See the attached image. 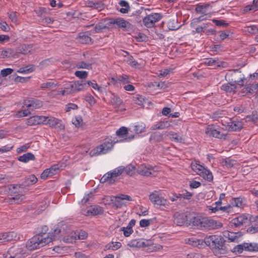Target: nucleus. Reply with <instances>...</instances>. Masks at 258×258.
<instances>
[{
	"label": "nucleus",
	"mask_w": 258,
	"mask_h": 258,
	"mask_svg": "<svg viewBox=\"0 0 258 258\" xmlns=\"http://www.w3.org/2000/svg\"><path fill=\"white\" fill-rule=\"evenodd\" d=\"M61 232L59 229H55L54 230V234L49 233L46 235L44 233L36 234L30 238L25 245L26 250H34L40 248L52 241L59 238V234Z\"/></svg>",
	"instance_id": "nucleus-1"
},
{
	"label": "nucleus",
	"mask_w": 258,
	"mask_h": 258,
	"mask_svg": "<svg viewBox=\"0 0 258 258\" xmlns=\"http://www.w3.org/2000/svg\"><path fill=\"white\" fill-rule=\"evenodd\" d=\"M123 166H119L107 172L102 177L100 182L101 183L107 182L109 184L114 183L115 182L116 178L123 173Z\"/></svg>",
	"instance_id": "nucleus-2"
},
{
	"label": "nucleus",
	"mask_w": 258,
	"mask_h": 258,
	"mask_svg": "<svg viewBox=\"0 0 258 258\" xmlns=\"http://www.w3.org/2000/svg\"><path fill=\"white\" fill-rule=\"evenodd\" d=\"M6 256H9V258H25L28 252L24 245H20L10 248Z\"/></svg>",
	"instance_id": "nucleus-3"
},
{
	"label": "nucleus",
	"mask_w": 258,
	"mask_h": 258,
	"mask_svg": "<svg viewBox=\"0 0 258 258\" xmlns=\"http://www.w3.org/2000/svg\"><path fill=\"white\" fill-rule=\"evenodd\" d=\"M115 143V142L113 143L112 141H106L96 148L92 150L90 152V154L91 156L105 154L111 150Z\"/></svg>",
	"instance_id": "nucleus-4"
},
{
	"label": "nucleus",
	"mask_w": 258,
	"mask_h": 258,
	"mask_svg": "<svg viewBox=\"0 0 258 258\" xmlns=\"http://www.w3.org/2000/svg\"><path fill=\"white\" fill-rule=\"evenodd\" d=\"M227 77L231 82L238 83L241 86H243L244 81L245 80L244 75L238 69L230 70L226 75V78Z\"/></svg>",
	"instance_id": "nucleus-5"
},
{
	"label": "nucleus",
	"mask_w": 258,
	"mask_h": 258,
	"mask_svg": "<svg viewBox=\"0 0 258 258\" xmlns=\"http://www.w3.org/2000/svg\"><path fill=\"white\" fill-rule=\"evenodd\" d=\"M214 241L212 244V247L216 251L219 252L220 253L224 254L227 251L226 246L225 244V240L221 236L215 235L213 237Z\"/></svg>",
	"instance_id": "nucleus-6"
},
{
	"label": "nucleus",
	"mask_w": 258,
	"mask_h": 258,
	"mask_svg": "<svg viewBox=\"0 0 258 258\" xmlns=\"http://www.w3.org/2000/svg\"><path fill=\"white\" fill-rule=\"evenodd\" d=\"M201 229H216L221 227L222 224L221 222L214 220L211 219H209L206 217H203L201 223Z\"/></svg>",
	"instance_id": "nucleus-7"
},
{
	"label": "nucleus",
	"mask_w": 258,
	"mask_h": 258,
	"mask_svg": "<svg viewBox=\"0 0 258 258\" xmlns=\"http://www.w3.org/2000/svg\"><path fill=\"white\" fill-rule=\"evenodd\" d=\"M162 18L161 14L153 13L150 14L143 19V23L148 28L153 27L156 22L160 21Z\"/></svg>",
	"instance_id": "nucleus-8"
},
{
	"label": "nucleus",
	"mask_w": 258,
	"mask_h": 258,
	"mask_svg": "<svg viewBox=\"0 0 258 258\" xmlns=\"http://www.w3.org/2000/svg\"><path fill=\"white\" fill-rule=\"evenodd\" d=\"M149 199L155 205L166 206L169 203L167 200L159 196L158 191H154L149 195Z\"/></svg>",
	"instance_id": "nucleus-9"
},
{
	"label": "nucleus",
	"mask_w": 258,
	"mask_h": 258,
	"mask_svg": "<svg viewBox=\"0 0 258 258\" xmlns=\"http://www.w3.org/2000/svg\"><path fill=\"white\" fill-rule=\"evenodd\" d=\"M189 215H186L185 213L176 212L174 215V223L178 226H182L184 225H188Z\"/></svg>",
	"instance_id": "nucleus-10"
},
{
	"label": "nucleus",
	"mask_w": 258,
	"mask_h": 258,
	"mask_svg": "<svg viewBox=\"0 0 258 258\" xmlns=\"http://www.w3.org/2000/svg\"><path fill=\"white\" fill-rule=\"evenodd\" d=\"M23 104L29 110L38 109L42 106V103L41 101L34 98H29L24 100Z\"/></svg>",
	"instance_id": "nucleus-11"
},
{
	"label": "nucleus",
	"mask_w": 258,
	"mask_h": 258,
	"mask_svg": "<svg viewBox=\"0 0 258 258\" xmlns=\"http://www.w3.org/2000/svg\"><path fill=\"white\" fill-rule=\"evenodd\" d=\"M250 221V219L248 215H241L233 219L231 221V223L235 227H240L248 224Z\"/></svg>",
	"instance_id": "nucleus-12"
},
{
	"label": "nucleus",
	"mask_w": 258,
	"mask_h": 258,
	"mask_svg": "<svg viewBox=\"0 0 258 258\" xmlns=\"http://www.w3.org/2000/svg\"><path fill=\"white\" fill-rule=\"evenodd\" d=\"M153 245V242L151 240H147L144 239H135L132 240L128 243V245L130 247H144L151 246Z\"/></svg>",
	"instance_id": "nucleus-13"
},
{
	"label": "nucleus",
	"mask_w": 258,
	"mask_h": 258,
	"mask_svg": "<svg viewBox=\"0 0 258 258\" xmlns=\"http://www.w3.org/2000/svg\"><path fill=\"white\" fill-rule=\"evenodd\" d=\"M45 124L51 127L58 128L59 130L64 128V126L61 123V120L53 117H46Z\"/></svg>",
	"instance_id": "nucleus-14"
},
{
	"label": "nucleus",
	"mask_w": 258,
	"mask_h": 258,
	"mask_svg": "<svg viewBox=\"0 0 258 258\" xmlns=\"http://www.w3.org/2000/svg\"><path fill=\"white\" fill-rule=\"evenodd\" d=\"M224 236L230 241L238 242L239 238L242 237V233L240 231L237 232L226 231L224 233Z\"/></svg>",
	"instance_id": "nucleus-15"
},
{
	"label": "nucleus",
	"mask_w": 258,
	"mask_h": 258,
	"mask_svg": "<svg viewBox=\"0 0 258 258\" xmlns=\"http://www.w3.org/2000/svg\"><path fill=\"white\" fill-rule=\"evenodd\" d=\"M243 127V123L237 120L231 119L230 124L228 125V131L237 132L239 131Z\"/></svg>",
	"instance_id": "nucleus-16"
},
{
	"label": "nucleus",
	"mask_w": 258,
	"mask_h": 258,
	"mask_svg": "<svg viewBox=\"0 0 258 258\" xmlns=\"http://www.w3.org/2000/svg\"><path fill=\"white\" fill-rule=\"evenodd\" d=\"M87 87L86 82L83 80L75 81L72 84V88H74L75 92L85 90L87 89Z\"/></svg>",
	"instance_id": "nucleus-17"
},
{
	"label": "nucleus",
	"mask_w": 258,
	"mask_h": 258,
	"mask_svg": "<svg viewBox=\"0 0 258 258\" xmlns=\"http://www.w3.org/2000/svg\"><path fill=\"white\" fill-rule=\"evenodd\" d=\"M136 224V220L132 219L130 221L126 227H121L120 231L123 232V234L125 237L129 236L133 232L132 228Z\"/></svg>",
	"instance_id": "nucleus-18"
},
{
	"label": "nucleus",
	"mask_w": 258,
	"mask_h": 258,
	"mask_svg": "<svg viewBox=\"0 0 258 258\" xmlns=\"http://www.w3.org/2000/svg\"><path fill=\"white\" fill-rule=\"evenodd\" d=\"M202 218L199 216L189 215L188 222H190V223L188 224V225L192 224V226H195L197 228L200 229Z\"/></svg>",
	"instance_id": "nucleus-19"
},
{
	"label": "nucleus",
	"mask_w": 258,
	"mask_h": 258,
	"mask_svg": "<svg viewBox=\"0 0 258 258\" xmlns=\"http://www.w3.org/2000/svg\"><path fill=\"white\" fill-rule=\"evenodd\" d=\"M116 25L119 28H123L124 30H128L132 27V25L129 22L121 18H117Z\"/></svg>",
	"instance_id": "nucleus-20"
},
{
	"label": "nucleus",
	"mask_w": 258,
	"mask_h": 258,
	"mask_svg": "<svg viewBox=\"0 0 258 258\" xmlns=\"http://www.w3.org/2000/svg\"><path fill=\"white\" fill-rule=\"evenodd\" d=\"M110 102L113 107L117 109H118L119 107L123 103L120 98L114 94H112L111 95L110 97Z\"/></svg>",
	"instance_id": "nucleus-21"
},
{
	"label": "nucleus",
	"mask_w": 258,
	"mask_h": 258,
	"mask_svg": "<svg viewBox=\"0 0 258 258\" xmlns=\"http://www.w3.org/2000/svg\"><path fill=\"white\" fill-rule=\"evenodd\" d=\"M202 170V171L199 172V175L208 181H212L213 179V176L212 172L207 168L205 167Z\"/></svg>",
	"instance_id": "nucleus-22"
},
{
	"label": "nucleus",
	"mask_w": 258,
	"mask_h": 258,
	"mask_svg": "<svg viewBox=\"0 0 258 258\" xmlns=\"http://www.w3.org/2000/svg\"><path fill=\"white\" fill-rule=\"evenodd\" d=\"M79 40L83 44H89L92 42V39L87 32L80 33L79 36Z\"/></svg>",
	"instance_id": "nucleus-23"
},
{
	"label": "nucleus",
	"mask_w": 258,
	"mask_h": 258,
	"mask_svg": "<svg viewBox=\"0 0 258 258\" xmlns=\"http://www.w3.org/2000/svg\"><path fill=\"white\" fill-rule=\"evenodd\" d=\"M37 181V178L33 175H30L26 176L24 179L23 183L21 184L22 186H29L35 184Z\"/></svg>",
	"instance_id": "nucleus-24"
},
{
	"label": "nucleus",
	"mask_w": 258,
	"mask_h": 258,
	"mask_svg": "<svg viewBox=\"0 0 258 258\" xmlns=\"http://www.w3.org/2000/svg\"><path fill=\"white\" fill-rule=\"evenodd\" d=\"M33 50V45H26L23 44L21 45L18 49V52L20 53H22L23 54H28L31 52Z\"/></svg>",
	"instance_id": "nucleus-25"
},
{
	"label": "nucleus",
	"mask_w": 258,
	"mask_h": 258,
	"mask_svg": "<svg viewBox=\"0 0 258 258\" xmlns=\"http://www.w3.org/2000/svg\"><path fill=\"white\" fill-rule=\"evenodd\" d=\"M35 156L31 153H27L18 157V160L24 163H27L30 160H34Z\"/></svg>",
	"instance_id": "nucleus-26"
},
{
	"label": "nucleus",
	"mask_w": 258,
	"mask_h": 258,
	"mask_svg": "<svg viewBox=\"0 0 258 258\" xmlns=\"http://www.w3.org/2000/svg\"><path fill=\"white\" fill-rule=\"evenodd\" d=\"M88 7L100 11L104 8V5L101 2L89 1L88 3Z\"/></svg>",
	"instance_id": "nucleus-27"
},
{
	"label": "nucleus",
	"mask_w": 258,
	"mask_h": 258,
	"mask_svg": "<svg viewBox=\"0 0 258 258\" xmlns=\"http://www.w3.org/2000/svg\"><path fill=\"white\" fill-rule=\"evenodd\" d=\"M103 208L99 206H94L88 210L87 213L88 214L90 213L91 215L95 216L103 214Z\"/></svg>",
	"instance_id": "nucleus-28"
},
{
	"label": "nucleus",
	"mask_w": 258,
	"mask_h": 258,
	"mask_svg": "<svg viewBox=\"0 0 258 258\" xmlns=\"http://www.w3.org/2000/svg\"><path fill=\"white\" fill-rule=\"evenodd\" d=\"M204 63L209 66L214 67H219L220 62L218 59L215 58H207L204 59Z\"/></svg>",
	"instance_id": "nucleus-29"
},
{
	"label": "nucleus",
	"mask_w": 258,
	"mask_h": 258,
	"mask_svg": "<svg viewBox=\"0 0 258 258\" xmlns=\"http://www.w3.org/2000/svg\"><path fill=\"white\" fill-rule=\"evenodd\" d=\"M4 239L5 242L15 240L17 238V235L14 232H9L2 234Z\"/></svg>",
	"instance_id": "nucleus-30"
},
{
	"label": "nucleus",
	"mask_w": 258,
	"mask_h": 258,
	"mask_svg": "<svg viewBox=\"0 0 258 258\" xmlns=\"http://www.w3.org/2000/svg\"><path fill=\"white\" fill-rule=\"evenodd\" d=\"M163 134L159 132H155L151 134L150 138V141L151 143L159 142L163 140Z\"/></svg>",
	"instance_id": "nucleus-31"
},
{
	"label": "nucleus",
	"mask_w": 258,
	"mask_h": 258,
	"mask_svg": "<svg viewBox=\"0 0 258 258\" xmlns=\"http://www.w3.org/2000/svg\"><path fill=\"white\" fill-rule=\"evenodd\" d=\"M236 88V85L234 84L227 83L222 85L221 89L227 92H233Z\"/></svg>",
	"instance_id": "nucleus-32"
},
{
	"label": "nucleus",
	"mask_w": 258,
	"mask_h": 258,
	"mask_svg": "<svg viewBox=\"0 0 258 258\" xmlns=\"http://www.w3.org/2000/svg\"><path fill=\"white\" fill-rule=\"evenodd\" d=\"M145 128V124L143 122H139L134 126L133 131L136 134H139L144 132Z\"/></svg>",
	"instance_id": "nucleus-33"
},
{
	"label": "nucleus",
	"mask_w": 258,
	"mask_h": 258,
	"mask_svg": "<svg viewBox=\"0 0 258 258\" xmlns=\"http://www.w3.org/2000/svg\"><path fill=\"white\" fill-rule=\"evenodd\" d=\"M168 136H169L170 140L172 141L177 143H181L183 141L182 137L179 136L176 133L170 132L168 134Z\"/></svg>",
	"instance_id": "nucleus-34"
},
{
	"label": "nucleus",
	"mask_w": 258,
	"mask_h": 258,
	"mask_svg": "<svg viewBox=\"0 0 258 258\" xmlns=\"http://www.w3.org/2000/svg\"><path fill=\"white\" fill-rule=\"evenodd\" d=\"M189 243L194 246L199 247L200 248L204 246L203 239L192 237L189 239Z\"/></svg>",
	"instance_id": "nucleus-35"
},
{
	"label": "nucleus",
	"mask_w": 258,
	"mask_h": 258,
	"mask_svg": "<svg viewBox=\"0 0 258 258\" xmlns=\"http://www.w3.org/2000/svg\"><path fill=\"white\" fill-rule=\"evenodd\" d=\"M245 250L251 252L258 251V244L256 243H245Z\"/></svg>",
	"instance_id": "nucleus-36"
},
{
	"label": "nucleus",
	"mask_w": 258,
	"mask_h": 258,
	"mask_svg": "<svg viewBox=\"0 0 258 258\" xmlns=\"http://www.w3.org/2000/svg\"><path fill=\"white\" fill-rule=\"evenodd\" d=\"M168 28L170 30H176L180 28V26L178 24L177 20H170L167 23Z\"/></svg>",
	"instance_id": "nucleus-37"
},
{
	"label": "nucleus",
	"mask_w": 258,
	"mask_h": 258,
	"mask_svg": "<svg viewBox=\"0 0 258 258\" xmlns=\"http://www.w3.org/2000/svg\"><path fill=\"white\" fill-rule=\"evenodd\" d=\"M209 7V5L206 4L203 5H198L196 6L195 11L199 14L206 15L207 13V9Z\"/></svg>",
	"instance_id": "nucleus-38"
},
{
	"label": "nucleus",
	"mask_w": 258,
	"mask_h": 258,
	"mask_svg": "<svg viewBox=\"0 0 258 258\" xmlns=\"http://www.w3.org/2000/svg\"><path fill=\"white\" fill-rule=\"evenodd\" d=\"M119 4L120 5V6L122 7L119 10V11L121 13L125 14L128 12V10L130 9V6L127 2H126L125 1L122 0L119 2Z\"/></svg>",
	"instance_id": "nucleus-39"
},
{
	"label": "nucleus",
	"mask_w": 258,
	"mask_h": 258,
	"mask_svg": "<svg viewBox=\"0 0 258 258\" xmlns=\"http://www.w3.org/2000/svg\"><path fill=\"white\" fill-rule=\"evenodd\" d=\"M123 172H125L127 175L132 176L136 172V167L132 165H129L126 167H124Z\"/></svg>",
	"instance_id": "nucleus-40"
},
{
	"label": "nucleus",
	"mask_w": 258,
	"mask_h": 258,
	"mask_svg": "<svg viewBox=\"0 0 258 258\" xmlns=\"http://www.w3.org/2000/svg\"><path fill=\"white\" fill-rule=\"evenodd\" d=\"M121 244L119 242H112L106 245V247L108 249L115 250L119 248Z\"/></svg>",
	"instance_id": "nucleus-41"
},
{
	"label": "nucleus",
	"mask_w": 258,
	"mask_h": 258,
	"mask_svg": "<svg viewBox=\"0 0 258 258\" xmlns=\"http://www.w3.org/2000/svg\"><path fill=\"white\" fill-rule=\"evenodd\" d=\"M217 130L213 125H208L206 130V134L210 137H215Z\"/></svg>",
	"instance_id": "nucleus-42"
},
{
	"label": "nucleus",
	"mask_w": 258,
	"mask_h": 258,
	"mask_svg": "<svg viewBox=\"0 0 258 258\" xmlns=\"http://www.w3.org/2000/svg\"><path fill=\"white\" fill-rule=\"evenodd\" d=\"M58 92L59 94H60L63 96L75 93L74 88H72V84L66 87L64 90L60 91Z\"/></svg>",
	"instance_id": "nucleus-43"
},
{
	"label": "nucleus",
	"mask_w": 258,
	"mask_h": 258,
	"mask_svg": "<svg viewBox=\"0 0 258 258\" xmlns=\"http://www.w3.org/2000/svg\"><path fill=\"white\" fill-rule=\"evenodd\" d=\"M230 205L231 208L233 207H240L242 205V202L240 198H235L231 200Z\"/></svg>",
	"instance_id": "nucleus-44"
},
{
	"label": "nucleus",
	"mask_w": 258,
	"mask_h": 258,
	"mask_svg": "<svg viewBox=\"0 0 258 258\" xmlns=\"http://www.w3.org/2000/svg\"><path fill=\"white\" fill-rule=\"evenodd\" d=\"M91 65L92 64L91 63H87L84 61H80L78 62L76 64V67L78 69H86L89 70L91 69Z\"/></svg>",
	"instance_id": "nucleus-45"
},
{
	"label": "nucleus",
	"mask_w": 258,
	"mask_h": 258,
	"mask_svg": "<svg viewBox=\"0 0 258 258\" xmlns=\"http://www.w3.org/2000/svg\"><path fill=\"white\" fill-rule=\"evenodd\" d=\"M128 134V129L127 127L122 126L119 128L116 132V134L117 136L120 137H123L124 136Z\"/></svg>",
	"instance_id": "nucleus-46"
},
{
	"label": "nucleus",
	"mask_w": 258,
	"mask_h": 258,
	"mask_svg": "<svg viewBox=\"0 0 258 258\" xmlns=\"http://www.w3.org/2000/svg\"><path fill=\"white\" fill-rule=\"evenodd\" d=\"M225 115V113L222 111H217L214 112L211 117L213 119L215 120H219L220 118L222 119L223 118L224 116Z\"/></svg>",
	"instance_id": "nucleus-47"
},
{
	"label": "nucleus",
	"mask_w": 258,
	"mask_h": 258,
	"mask_svg": "<svg viewBox=\"0 0 258 258\" xmlns=\"http://www.w3.org/2000/svg\"><path fill=\"white\" fill-rule=\"evenodd\" d=\"M215 237V235H210L209 236H207L203 239V242L205 246H209L212 247V244L214 241V238L213 237Z\"/></svg>",
	"instance_id": "nucleus-48"
},
{
	"label": "nucleus",
	"mask_w": 258,
	"mask_h": 258,
	"mask_svg": "<svg viewBox=\"0 0 258 258\" xmlns=\"http://www.w3.org/2000/svg\"><path fill=\"white\" fill-rule=\"evenodd\" d=\"M138 172L139 174L144 175V176H149L151 174V172L150 169L147 168L146 167H142L138 170Z\"/></svg>",
	"instance_id": "nucleus-49"
},
{
	"label": "nucleus",
	"mask_w": 258,
	"mask_h": 258,
	"mask_svg": "<svg viewBox=\"0 0 258 258\" xmlns=\"http://www.w3.org/2000/svg\"><path fill=\"white\" fill-rule=\"evenodd\" d=\"M134 101L136 104L139 105H142L145 102V99L144 97L142 95H136L134 97Z\"/></svg>",
	"instance_id": "nucleus-50"
},
{
	"label": "nucleus",
	"mask_w": 258,
	"mask_h": 258,
	"mask_svg": "<svg viewBox=\"0 0 258 258\" xmlns=\"http://www.w3.org/2000/svg\"><path fill=\"white\" fill-rule=\"evenodd\" d=\"M75 75L80 79H86L88 77V72L86 71H77L75 72Z\"/></svg>",
	"instance_id": "nucleus-51"
},
{
	"label": "nucleus",
	"mask_w": 258,
	"mask_h": 258,
	"mask_svg": "<svg viewBox=\"0 0 258 258\" xmlns=\"http://www.w3.org/2000/svg\"><path fill=\"white\" fill-rule=\"evenodd\" d=\"M206 18H205L204 16H201L198 18H194L192 19L190 25L191 27H194L195 25H196L198 23L206 20Z\"/></svg>",
	"instance_id": "nucleus-52"
},
{
	"label": "nucleus",
	"mask_w": 258,
	"mask_h": 258,
	"mask_svg": "<svg viewBox=\"0 0 258 258\" xmlns=\"http://www.w3.org/2000/svg\"><path fill=\"white\" fill-rule=\"evenodd\" d=\"M118 82H120L123 84H127L130 83V79L129 77L126 75L119 76L118 78Z\"/></svg>",
	"instance_id": "nucleus-53"
},
{
	"label": "nucleus",
	"mask_w": 258,
	"mask_h": 258,
	"mask_svg": "<svg viewBox=\"0 0 258 258\" xmlns=\"http://www.w3.org/2000/svg\"><path fill=\"white\" fill-rule=\"evenodd\" d=\"M87 85V87L89 86L92 87L94 89L98 90V91H101V87H100L97 83L95 82H92L91 81H88L86 82Z\"/></svg>",
	"instance_id": "nucleus-54"
},
{
	"label": "nucleus",
	"mask_w": 258,
	"mask_h": 258,
	"mask_svg": "<svg viewBox=\"0 0 258 258\" xmlns=\"http://www.w3.org/2000/svg\"><path fill=\"white\" fill-rule=\"evenodd\" d=\"M8 15L9 19L12 22L14 23H16L17 22L18 18L16 12H11L10 13H8Z\"/></svg>",
	"instance_id": "nucleus-55"
},
{
	"label": "nucleus",
	"mask_w": 258,
	"mask_h": 258,
	"mask_svg": "<svg viewBox=\"0 0 258 258\" xmlns=\"http://www.w3.org/2000/svg\"><path fill=\"white\" fill-rule=\"evenodd\" d=\"M53 176V173L50 171L48 169H46L43 171L40 175V177L42 179H45L49 176Z\"/></svg>",
	"instance_id": "nucleus-56"
},
{
	"label": "nucleus",
	"mask_w": 258,
	"mask_h": 258,
	"mask_svg": "<svg viewBox=\"0 0 258 258\" xmlns=\"http://www.w3.org/2000/svg\"><path fill=\"white\" fill-rule=\"evenodd\" d=\"M231 118H229L226 116H224L223 118L221 119L220 122L223 125L226 126V129L228 130V125L230 124V122L231 120Z\"/></svg>",
	"instance_id": "nucleus-57"
},
{
	"label": "nucleus",
	"mask_w": 258,
	"mask_h": 258,
	"mask_svg": "<svg viewBox=\"0 0 258 258\" xmlns=\"http://www.w3.org/2000/svg\"><path fill=\"white\" fill-rule=\"evenodd\" d=\"M30 114V112L29 111V109L27 108V109H24L22 111H18L16 114V115L18 117H24V116H26L28 114Z\"/></svg>",
	"instance_id": "nucleus-58"
},
{
	"label": "nucleus",
	"mask_w": 258,
	"mask_h": 258,
	"mask_svg": "<svg viewBox=\"0 0 258 258\" xmlns=\"http://www.w3.org/2000/svg\"><path fill=\"white\" fill-rule=\"evenodd\" d=\"M26 123L28 125H35L37 124L36 118L35 116H33L28 118L27 120Z\"/></svg>",
	"instance_id": "nucleus-59"
},
{
	"label": "nucleus",
	"mask_w": 258,
	"mask_h": 258,
	"mask_svg": "<svg viewBox=\"0 0 258 258\" xmlns=\"http://www.w3.org/2000/svg\"><path fill=\"white\" fill-rule=\"evenodd\" d=\"M114 200H112L113 201V204L116 206V208H120L122 207L123 203L121 202V200L118 198V196H116L114 197Z\"/></svg>",
	"instance_id": "nucleus-60"
},
{
	"label": "nucleus",
	"mask_w": 258,
	"mask_h": 258,
	"mask_svg": "<svg viewBox=\"0 0 258 258\" xmlns=\"http://www.w3.org/2000/svg\"><path fill=\"white\" fill-rule=\"evenodd\" d=\"M151 222V219H142L140 221V225L142 227H146L150 225Z\"/></svg>",
	"instance_id": "nucleus-61"
},
{
	"label": "nucleus",
	"mask_w": 258,
	"mask_h": 258,
	"mask_svg": "<svg viewBox=\"0 0 258 258\" xmlns=\"http://www.w3.org/2000/svg\"><path fill=\"white\" fill-rule=\"evenodd\" d=\"M192 196V194L187 191H185V192L182 193L181 194H178V197H179L180 198H182L186 200H189Z\"/></svg>",
	"instance_id": "nucleus-62"
},
{
	"label": "nucleus",
	"mask_w": 258,
	"mask_h": 258,
	"mask_svg": "<svg viewBox=\"0 0 258 258\" xmlns=\"http://www.w3.org/2000/svg\"><path fill=\"white\" fill-rule=\"evenodd\" d=\"M55 85L54 83L52 82H48L43 83L41 84L40 88L42 89H44L46 88H50L53 87H54Z\"/></svg>",
	"instance_id": "nucleus-63"
},
{
	"label": "nucleus",
	"mask_w": 258,
	"mask_h": 258,
	"mask_svg": "<svg viewBox=\"0 0 258 258\" xmlns=\"http://www.w3.org/2000/svg\"><path fill=\"white\" fill-rule=\"evenodd\" d=\"M11 54V50L8 49L7 50H4L0 52V57L5 58L9 57Z\"/></svg>",
	"instance_id": "nucleus-64"
}]
</instances>
